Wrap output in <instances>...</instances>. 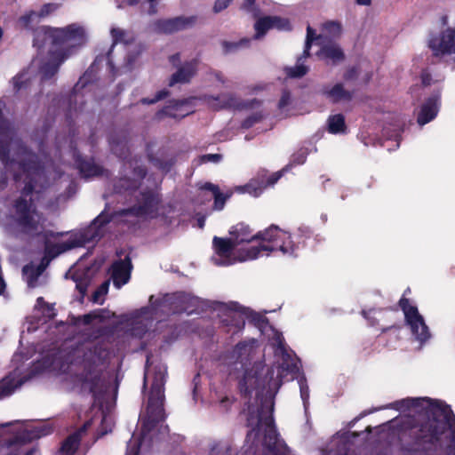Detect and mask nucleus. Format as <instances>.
Returning <instances> with one entry per match:
<instances>
[{
    "label": "nucleus",
    "instance_id": "1",
    "mask_svg": "<svg viewBox=\"0 0 455 455\" xmlns=\"http://www.w3.org/2000/svg\"><path fill=\"white\" fill-rule=\"evenodd\" d=\"M4 107V102L0 100V160L6 172H13L17 182L24 183L21 196L15 204L18 227L31 235H43L45 240V258H54L68 250L98 241L103 235L104 225L109 222L104 213L100 214L86 228L71 233L67 240L51 243L50 238L54 234L44 231V220L36 211L35 202L40 197L37 183L44 180L47 174L52 175L51 169L57 167L55 164L49 165L45 163L41 166L38 157L27 149L11 124L3 118ZM54 172L60 177L59 171L54 170Z\"/></svg>",
    "mask_w": 455,
    "mask_h": 455
},
{
    "label": "nucleus",
    "instance_id": "2",
    "mask_svg": "<svg viewBox=\"0 0 455 455\" xmlns=\"http://www.w3.org/2000/svg\"><path fill=\"white\" fill-rule=\"evenodd\" d=\"M41 20L34 11L19 19L21 28L34 32V46L37 47L39 54L27 70L13 78L12 84L16 92L30 85L31 76L36 70H38L42 80L51 79L71 53V49L85 42V30L82 26L70 24L65 28H36Z\"/></svg>",
    "mask_w": 455,
    "mask_h": 455
},
{
    "label": "nucleus",
    "instance_id": "3",
    "mask_svg": "<svg viewBox=\"0 0 455 455\" xmlns=\"http://www.w3.org/2000/svg\"><path fill=\"white\" fill-rule=\"evenodd\" d=\"M301 235H292L275 225L254 234L248 225L238 223L229 230L228 238L214 236L212 261L216 266L226 267L267 256L271 252L293 256L303 242Z\"/></svg>",
    "mask_w": 455,
    "mask_h": 455
},
{
    "label": "nucleus",
    "instance_id": "4",
    "mask_svg": "<svg viewBox=\"0 0 455 455\" xmlns=\"http://www.w3.org/2000/svg\"><path fill=\"white\" fill-rule=\"evenodd\" d=\"M386 408L427 416L419 429L417 444L422 451L417 455H455V416L449 405L427 397H407Z\"/></svg>",
    "mask_w": 455,
    "mask_h": 455
},
{
    "label": "nucleus",
    "instance_id": "5",
    "mask_svg": "<svg viewBox=\"0 0 455 455\" xmlns=\"http://www.w3.org/2000/svg\"><path fill=\"white\" fill-rule=\"evenodd\" d=\"M150 305L134 311L126 317L124 325L127 332L136 338H142L165 315L186 312L190 315L199 312L208 305L207 301L186 292L166 294L155 299L151 296Z\"/></svg>",
    "mask_w": 455,
    "mask_h": 455
},
{
    "label": "nucleus",
    "instance_id": "6",
    "mask_svg": "<svg viewBox=\"0 0 455 455\" xmlns=\"http://www.w3.org/2000/svg\"><path fill=\"white\" fill-rule=\"evenodd\" d=\"M81 357L80 371L76 375V383L84 393H89L94 401H100L108 388L103 371L110 359V345L103 339L88 340L77 350Z\"/></svg>",
    "mask_w": 455,
    "mask_h": 455
},
{
    "label": "nucleus",
    "instance_id": "7",
    "mask_svg": "<svg viewBox=\"0 0 455 455\" xmlns=\"http://www.w3.org/2000/svg\"><path fill=\"white\" fill-rule=\"evenodd\" d=\"M132 168V176L131 179L126 175L118 180L115 185L116 193H128L136 198V204L124 211L125 214L131 213L142 218H156L159 214L160 198L154 188L143 187L141 180L145 178V170L135 163H126L125 166Z\"/></svg>",
    "mask_w": 455,
    "mask_h": 455
},
{
    "label": "nucleus",
    "instance_id": "8",
    "mask_svg": "<svg viewBox=\"0 0 455 455\" xmlns=\"http://www.w3.org/2000/svg\"><path fill=\"white\" fill-rule=\"evenodd\" d=\"M7 443L10 442L13 443L14 454L18 453V451H35L36 455H38L36 450L24 448L26 443L31 442L34 439L41 438L49 435L52 432L46 423L38 422H20L15 421L12 423H7Z\"/></svg>",
    "mask_w": 455,
    "mask_h": 455
},
{
    "label": "nucleus",
    "instance_id": "9",
    "mask_svg": "<svg viewBox=\"0 0 455 455\" xmlns=\"http://www.w3.org/2000/svg\"><path fill=\"white\" fill-rule=\"evenodd\" d=\"M342 32L341 24L337 21H327L322 25L321 33L317 36L315 30L310 26L307 28V37L303 55L299 58L295 67L288 68L286 73L291 77H300L307 74L308 68L304 65V60L309 56L311 44L315 41L331 42L330 39L338 38Z\"/></svg>",
    "mask_w": 455,
    "mask_h": 455
},
{
    "label": "nucleus",
    "instance_id": "10",
    "mask_svg": "<svg viewBox=\"0 0 455 455\" xmlns=\"http://www.w3.org/2000/svg\"><path fill=\"white\" fill-rule=\"evenodd\" d=\"M213 311V317H217L220 323L228 328V332L236 333L240 331L245 323V313L235 302L211 303Z\"/></svg>",
    "mask_w": 455,
    "mask_h": 455
},
{
    "label": "nucleus",
    "instance_id": "11",
    "mask_svg": "<svg viewBox=\"0 0 455 455\" xmlns=\"http://www.w3.org/2000/svg\"><path fill=\"white\" fill-rule=\"evenodd\" d=\"M399 304L404 314L406 324L410 328L413 339L417 341L421 347L432 338V334L424 317L419 314L417 307L411 304L407 299H401Z\"/></svg>",
    "mask_w": 455,
    "mask_h": 455
},
{
    "label": "nucleus",
    "instance_id": "12",
    "mask_svg": "<svg viewBox=\"0 0 455 455\" xmlns=\"http://www.w3.org/2000/svg\"><path fill=\"white\" fill-rule=\"evenodd\" d=\"M254 28L256 31L254 37L259 39L264 36L269 29L276 28L278 30L287 31L291 30V26L287 19L278 16H265L256 21Z\"/></svg>",
    "mask_w": 455,
    "mask_h": 455
},
{
    "label": "nucleus",
    "instance_id": "13",
    "mask_svg": "<svg viewBox=\"0 0 455 455\" xmlns=\"http://www.w3.org/2000/svg\"><path fill=\"white\" fill-rule=\"evenodd\" d=\"M320 46L316 56L327 65H337L343 61L345 54L340 46L335 42L315 41Z\"/></svg>",
    "mask_w": 455,
    "mask_h": 455
},
{
    "label": "nucleus",
    "instance_id": "14",
    "mask_svg": "<svg viewBox=\"0 0 455 455\" xmlns=\"http://www.w3.org/2000/svg\"><path fill=\"white\" fill-rule=\"evenodd\" d=\"M440 105L441 94L436 92L421 105L417 118L418 124L423 126L434 120L439 112Z\"/></svg>",
    "mask_w": 455,
    "mask_h": 455
},
{
    "label": "nucleus",
    "instance_id": "15",
    "mask_svg": "<svg viewBox=\"0 0 455 455\" xmlns=\"http://www.w3.org/2000/svg\"><path fill=\"white\" fill-rule=\"evenodd\" d=\"M132 264L128 257L112 265L111 278L116 288L120 289L131 277Z\"/></svg>",
    "mask_w": 455,
    "mask_h": 455
},
{
    "label": "nucleus",
    "instance_id": "16",
    "mask_svg": "<svg viewBox=\"0 0 455 455\" xmlns=\"http://www.w3.org/2000/svg\"><path fill=\"white\" fill-rule=\"evenodd\" d=\"M319 92L332 103L349 101L353 97V93L346 90L340 83L333 85H324L320 89Z\"/></svg>",
    "mask_w": 455,
    "mask_h": 455
},
{
    "label": "nucleus",
    "instance_id": "17",
    "mask_svg": "<svg viewBox=\"0 0 455 455\" xmlns=\"http://www.w3.org/2000/svg\"><path fill=\"white\" fill-rule=\"evenodd\" d=\"M194 100H185L180 101H171L165 106L160 115L168 116L173 118H183L188 115L193 113L194 109L191 102Z\"/></svg>",
    "mask_w": 455,
    "mask_h": 455
},
{
    "label": "nucleus",
    "instance_id": "18",
    "mask_svg": "<svg viewBox=\"0 0 455 455\" xmlns=\"http://www.w3.org/2000/svg\"><path fill=\"white\" fill-rule=\"evenodd\" d=\"M195 18L177 17L169 20H161L156 23V29L164 33H173L186 28L191 25Z\"/></svg>",
    "mask_w": 455,
    "mask_h": 455
},
{
    "label": "nucleus",
    "instance_id": "19",
    "mask_svg": "<svg viewBox=\"0 0 455 455\" xmlns=\"http://www.w3.org/2000/svg\"><path fill=\"white\" fill-rule=\"evenodd\" d=\"M72 155L74 164L84 177L90 178L98 176L101 173V167L96 164L92 160H83L81 156L76 150H73Z\"/></svg>",
    "mask_w": 455,
    "mask_h": 455
},
{
    "label": "nucleus",
    "instance_id": "20",
    "mask_svg": "<svg viewBox=\"0 0 455 455\" xmlns=\"http://www.w3.org/2000/svg\"><path fill=\"white\" fill-rule=\"evenodd\" d=\"M23 383L18 371H14L0 380V399L11 395Z\"/></svg>",
    "mask_w": 455,
    "mask_h": 455
},
{
    "label": "nucleus",
    "instance_id": "21",
    "mask_svg": "<svg viewBox=\"0 0 455 455\" xmlns=\"http://www.w3.org/2000/svg\"><path fill=\"white\" fill-rule=\"evenodd\" d=\"M92 420L93 419L87 420L81 429L69 435L63 442L60 449L61 455H73L75 453L78 447L82 434L84 433L92 426Z\"/></svg>",
    "mask_w": 455,
    "mask_h": 455
},
{
    "label": "nucleus",
    "instance_id": "22",
    "mask_svg": "<svg viewBox=\"0 0 455 455\" xmlns=\"http://www.w3.org/2000/svg\"><path fill=\"white\" fill-rule=\"evenodd\" d=\"M196 60H191L185 63L176 73L172 75L170 85H173L178 83L184 84L189 82L196 72Z\"/></svg>",
    "mask_w": 455,
    "mask_h": 455
},
{
    "label": "nucleus",
    "instance_id": "23",
    "mask_svg": "<svg viewBox=\"0 0 455 455\" xmlns=\"http://www.w3.org/2000/svg\"><path fill=\"white\" fill-rule=\"evenodd\" d=\"M7 427L6 424L0 425V455H36L35 451H18V453L14 452L13 443L10 442L7 443Z\"/></svg>",
    "mask_w": 455,
    "mask_h": 455
},
{
    "label": "nucleus",
    "instance_id": "24",
    "mask_svg": "<svg viewBox=\"0 0 455 455\" xmlns=\"http://www.w3.org/2000/svg\"><path fill=\"white\" fill-rule=\"evenodd\" d=\"M207 105L213 109L224 108H239L236 99L230 94H221L216 97L210 96L206 99Z\"/></svg>",
    "mask_w": 455,
    "mask_h": 455
},
{
    "label": "nucleus",
    "instance_id": "25",
    "mask_svg": "<svg viewBox=\"0 0 455 455\" xmlns=\"http://www.w3.org/2000/svg\"><path fill=\"white\" fill-rule=\"evenodd\" d=\"M202 192L210 193V198L214 199V209L218 211H220L224 208L225 203L229 196L221 194L218 186L212 183H205L202 187Z\"/></svg>",
    "mask_w": 455,
    "mask_h": 455
},
{
    "label": "nucleus",
    "instance_id": "26",
    "mask_svg": "<svg viewBox=\"0 0 455 455\" xmlns=\"http://www.w3.org/2000/svg\"><path fill=\"white\" fill-rule=\"evenodd\" d=\"M45 266L41 263L39 266L27 265L23 267V275L29 287L36 286L38 277L44 271Z\"/></svg>",
    "mask_w": 455,
    "mask_h": 455
},
{
    "label": "nucleus",
    "instance_id": "27",
    "mask_svg": "<svg viewBox=\"0 0 455 455\" xmlns=\"http://www.w3.org/2000/svg\"><path fill=\"white\" fill-rule=\"evenodd\" d=\"M328 132L332 134L346 133L347 126L342 114L330 116L327 120Z\"/></svg>",
    "mask_w": 455,
    "mask_h": 455
},
{
    "label": "nucleus",
    "instance_id": "28",
    "mask_svg": "<svg viewBox=\"0 0 455 455\" xmlns=\"http://www.w3.org/2000/svg\"><path fill=\"white\" fill-rule=\"evenodd\" d=\"M265 188L266 185L263 180H251L244 186L236 187L235 191L242 194L247 193L254 197H258Z\"/></svg>",
    "mask_w": 455,
    "mask_h": 455
},
{
    "label": "nucleus",
    "instance_id": "29",
    "mask_svg": "<svg viewBox=\"0 0 455 455\" xmlns=\"http://www.w3.org/2000/svg\"><path fill=\"white\" fill-rule=\"evenodd\" d=\"M110 35L113 40L112 48L117 44H129L133 40L130 32L116 27L111 28Z\"/></svg>",
    "mask_w": 455,
    "mask_h": 455
},
{
    "label": "nucleus",
    "instance_id": "30",
    "mask_svg": "<svg viewBox=\"0 0 455 455\" xmlns=\"http://www.w3.org/2000/svg\"><path fill=\"white\" fill-rule=\"evenodd\" d=\"M109 144L114 154L118 157H124L125 151L127 150V143L124 139H121L117 135H112L109 138Z\"/></svg>",
    "mask_w": 455,
    "mask_h": 455
},
{
    "label": "nucleus",
    "instance_id": "31",
    "mask_svg": "<svg viewBox=\"0 0 455 455\" xmlns=\"http://www.w3.org/2000/svg\"><path fill=\"white\" fill-rule=\"evenodd\" d=\"M92 85H88L85 76L81 77L80 80L74 87L73 98L76 104L80 98L84 97L91 92Z\"/></svg>",
    "mask_w": 455,
    "mask_h": 455
},
{
    "label": "nucleus",
    "instance_id": "32",
    "mask_svg": "<svg viewBox=\"0 0 455 455\" xmlns=\"http://www.w3.org/2000/svg\"><path fill=\"white\" fill-rule=\"evenodd\" d=\"M292 103V99L289 92L284 91L281 96V99L278 103L279 110L288 116L291 110V105Z\"/></svg>",
    "mask_w": 455,
    "mask_h": 455
},
{
    "label": "nucleus",
    "instance_id": "33",
    "mask_svg": "<svg viewBox=\"0 0 455 455\" xmlns=\"http://www.w3.org/2000/svg\"><path fill=\"white\" fill-rule=\"evenodd\" d=\"M108 291V282L103 283L92 294V301L98 304H102L104 296Z\"/></svg>",
    "mask_w": 455,
    "mask_h": 455
},
{
    "label": "nucleus",
    "instance_id": "34",
    "mask_svg": "<svg viewBox=\"0 0 455 455\" xmlns=\"http://www.w3.org/2000/svg\"><path fill=\"white\" fill-rule=\"evenodd\" d=\"M308 155L307 148H300L296 153L292 155L291 164V165H299L303 164L306 162L307 156Z\"/></svg>",
    "mask_w": 455,
    "mask_h": 455
},
{
    "label": "nucleus",
    "instance_id": "35",
    "mask_svg": "<svg viewBox=\"0 0 455 455\" xmlns=\"http://www.w3.org/2000/svg\"><path fill=\"white\" fill-rule=\"evenodd\" d=\"M58 8L59 4H45L41 7L39 12H36V13L39 15L41 19H44L49 16L53 12H55Z\"/></svg>",
    "mask_w": 455,
    "mask_h": 455
},
{
    "label": "nucleus",
    "instance_id": "36",
    "mask_svg": "<svg viewBox=\"0 0 455 455\" xmlns=\"http://www.w3.org/2000/svg\"><path fill=\"white\" fill-rule=\"evenodd\" d=\"M101 421V430L100 435H106L108 431H111V427L113 426V420L110 416L104 415L101 413L100 415Z\"/></svg>",
    "mask_w": 455,
    "mask_h": 455
},
{
    "label": "nucleus",
    "instance_id": "37",
    "mask_svg": "<svg viewBox=\"0 0 455 455\" xmlns=\"http://www.w3.org/2000/svg\"><path fill=\"white\" fill-rule=\"evenodd\" d=\"M263 117V115L261 112H255L249 116L243 122V128H250L254 124L259 122Z\"/></svg>",
    "mask_w": 455,
    "mask_h": 455
},
{
    "label": "nucleus",
    "instance_id": "38",
    "mask_svg": "<svg viewBox=\"0 0 455 455\" xmlns=\"http://www.w3.org/2000/svg\"><path fill=\"white\" fill-rule=\"evenodd\" d=\"M443 77L441 76H437L435 78H433L431 72L428 69L423 70L421 73V82L424 85H430L433 82L441 81Z\"/></svg>",
    "mask_w": 455,
    "mask_h": 455
},
{
    "label": "nucleus",
    "instance_id": "39",
    "mask_svg": "<svg viewBox=\"0 0 455 455\" xmlns=\"http://www.w3.org/2000/svg\"><path fill=\"white\" fill-rule=\"evenodd\" d=\"M247 43V40H241L240 42L238 43H232V42H227V41H224L222 43V47H223V50L225 52H233L235 50H236L237 48H239L240 46H242L243 44Z\"/></svg>",
    "mask_w": 455,
    "mask_h": 455
},
{
    "label": "nucleus",
    "instance_id": "40",
    "mask_svg": "<svg viewBox=\"0 0 455 455\" xmlns=\"http://www.w3.org/2000/svg\"><path fill=\"white\" fill-rule=\"evenodd\" d=\"M287 169H288V166L286 168L283 169L280 172H276L271 174L267 178V181L266 182L264 181V183L266 185V188L267 186H274L280 180V178L282 177L283 173L287 171Z\"/></svg>",
    "mask_w": 455,
    "mask_h": 455
},
{
    "label": "nucleus",
    "instance_id": "41",
    "mask_svg": "<svg viewBox=\"0 0 455 455\" xmlns=\"http://www.w3.org/2000/svg\"><path fill=\"white\" fill-rule=\"evenodd\" d=\"M129 4H135L140 2V0H126ZM147 4L148 5L147 12L149 14L155 13L156 11V5L157 4L158 0H146Z\"/></svg>",
    "mask_w": 455,
    "mask_h": 455
},
{
    "label": "nucleus",
    "instance_id": "42",
    "mask_svg": "<svg viewBox=\"0 0 455 455\" xmlns=\"http://www.w3.org/2000/svg\"><path fill=\"white\" fill-rule=\"evenodd\" d=\"M166 95H167V92L163 90V91L158 92L153 99L143 98L141 100V102L143 104H153V103H156L158 100L164 99Z\"/></svg>",
    "mask_w": 455,
    "mask_h": 455
},
{
    "label": "nucleus",
    "instance_id": "43",
    "mask_svg": "<svg viewBox=\"0 0 455 455\" xmlns=\"http://www.w3.org/2000/svg\"><path fill=\"white\" fill-rule=\"evenodd\" d=\"M221 160V156L219 154H208L201 157L203 163L212 162L219 163Z\"/></svg>",
    "mask_w": 455,
    "mask_h": 455
},
{
    "label": "nucleus",
    "instance_id": "44",
    "mask_svg": "<svg viewBox=\"0 0 455 455\" xmlns=\"http://www.w3.org/2000/svg\"><path fill=\"white\" fill-rule=\"evenodd\" d=\"M230 2L227 0H217L213 6L214 12H220L229 5Z\"/></svg>",
    "mask_w": 455,
    "mask_h": 455
},
{
    "label": "nucleus",
    "instance_id": "45",
    "mask_svg": "<svg viewBox=\"0 0 455 455\" xmlns=\"http://www.w3.org/2000/svg\"><path fill=\"white\" fill-rule=\"evenodd\" d=\"M379 313V311H376L375 309L370 310L369 312L363 311V316L369 321L371 325L375 324V315Z\"/></svg>",
    "mask_w": 455,
    "mask_h": 455
},
{
    "label": "nucleus",
    "instance_id": "46",
    "mask_svg": "<svg viewBox=\"0 0 455 455\" xmlns=\"http://www.w3.org/2000/svg\"><path fill=\"white\" fill-rule=\"evenodd\" d=\"M95 315L93 314H88L84 315L82 317H79L77 321L76 322V324H80V323H83L84 325L90 324L92 322V319L94 318Z\"/></svg>",
    "mask_w": 455,
    "mask_h": 455
},
{
    "label": "nucleus",
    "instance_id": "47",
    "mask_svg": "<svg viewBox=\"0 0 455 455\" xmlns=\"http://www.w3.org/2000/svg\"><path fill=\"white\" fill-rule=\"evenodd\" d=\"M7 184L6 172H4L0 167V190H3Z\"/></svg>",
    "mask_w": 455,
    "mask_h": 455
},
{
    "label": "nucleus",
    "instance_id": "48",
    "mask_svg": "<svg viewBox=\"0 0 455 455\" xmlns=\"http://www.w3.org/2000/svg\"><path fill=\"white\" fill-rule=\"evenodd\" d=\"M211 75L217 80L219 81L220 83L221 84H224L225 83V80H224V77L222 76L221 73L220 72H217V71H214V72H212Z\"/></svg>",
    "mask_w": 455,
    "mask_h": 455
},
{
    "label": "nucleus",
    "instance_id": "49",
    "mask_svg": "<svg viewBox=\"0 0 455 455\" xmlns=\"http://www.w3.org/2000/svg\"><path fill=\"white\" fill-rule=\"evenodd\" d=\"M196 221H197V227L199 228H203L204 227V223H205V217L198 216Z\"/></svg>",
    "mask_w": 455,
    "mask_h": 455
},
{
    "label": "nucleus",
    "instance_id": "50",
    "mask_svg": "<svg viewBox=\"0 0 455 455\" xmlns=\"http://www.w3.org/2000/svg\"><path fill=\"white\" fill-rule=\"evenodd\" d=\"M243 1H244V3L243 4V7L245 9H250L255 2V0H243Z\"/></svg>",
    "mask_w": 455,
    "mask_h": 455
},
{
    "label": "nucleus",
    "instance_id": "51",
    "mask_svg": "<svg viewBox=\"0 0 455 455\" xmlns=\"http://www.w3.org/2000/svg\"><path fill=\"white\" fill-rule=\"evenodd\" d=\"M44 305H45V302L42 297H39L36 299V307H42Z\"/></svg>",
    "mask_w": 455,
    "mask_h": 455
},
{
    "label": "nucleus",
    "instance_id": "52",
    "mask_svg": "<svg viewBox=\"0 0 455 455\" xmlns=\"http://www.w3.org/2000/svg\"><path fill=\"white\" fill-rule=\"evenodd\" d=\"M111 53H112V49L108 53V64H109L111 71L114 72V67H113L112 60H111Z\"/></svg>",
    "mask_w": 455,
    "mask_h": 455
},
{
    "label": "nucleus",
    "instance_id": "53",
    "mask_svg": "<svg viewBox=\"0 0 455 455\" xmlns=\"http://www.w3.org/2000/svg\"><path fill=\"white\" fill-rule=\"evenodd\" d=\"M179 60H180V55H179V54L172 55V56H171V58H170V61H171L173 65H175V64H176V62H177V61H179Z\"/></svg>",
    "mask_w": 455,
    "mask_h": 455
},
{
    "label": "nucleus",
    "instance_id": "54",
    "mask_svg": "<svg viewBox=\"0 0 455 455\" xmlns=\"http://www.w3.org/2000/svg\"><path fill=\"white\" fill-rule=\"evenodd\" d=\"M371 0H356V3L360 5H370Z\"/></svg>",
    "mask_w": 455,
    "mask_h": 455
},
{
    "label": "nucleus",
    "instance_id": "55",
    "mask_svg": "<svg viewBox=\"0 0 455 455\" xmlns=\"http://www.w3.org/2000/svg\"><path fill=\"white\" fill-rule=\"evenodd\" d=\"M156 165H157L159 167V169L163 170V171H168L169 170V167H167L166 165H164L162 163L156 161Z\"/></svg>",
    "mask_w": 455,
    "mask_h": 455
},
{
    "label": "nucleus",
    "instance_id": "56",
    "mask_svg": "<svg viewBox=\"0 0 455 455\" xmlns=\"http://www.w3.org/2000/svg\"><path fill=\"white\" fill-rule=\"evenodd\" d=\"M76 288L79 290V291L81 292L82 295L84 294L85 292V288L84 287V285L82 283H76Z\"/></svg>",
    "mask_w": 455,
    "mask_h": 455
},
{
    "label": "nucleus",
    "instance_id": "57",
    "mask_svg": "<svg viewBox=\"0 0 455 455\" xmlns=\"http://www.w3.org/2000/svg\"><path fill=\"white\" fill-rule=\"evenodd\" d=\"M258 104H259V102H258V101H256V100H252V101H251V102L247 103V105H246L245 107H246V108H254V105H258Z\"/></svg>",
    "mask_w": 455,
    "mask_h": 455
},
{
    "label": "nucleus",
    "instance_id": "58",
    "mask_svg": "<svg viewBox=\"0 0 455 455\" xmlns=\"http://www.w3.org/2000/svg\"><path fill=\"white\" fill-rule=\"evenodd\" d=\"M68 275H71L74 281L77 283L78 277L74 275L73 271L71 269L66 274V276H68Z\"/></svg>",
    "mask_w": 455,
    "mask_h": 455
},
{
    "label": "nucleus",
    "instance_id": "59",
    "mask_svg": "<svg viewBox=\"0 0 455 455\" xmlns=\"http://www.w3.org/2000/svg\"><path fill=\"white\" fill-rule=\"evenodd\" d=\"M350 435H352L353 437H355L358 435V434L357 433H352V434L347 433L344 439L348 440Z\"/></svg>",
    "mask_w": 455,
    "mask_h": 455
},
{
    "label": "nucleus",
    "instance_id": "60",
    "mask_svg": "<svg viewBox=\"0 0 455 455\" xmlns=\"http://www.w3.org/2000/svg\"><path fill=\"white\" fill-rule=\"evenodd\" d=\"M3 34H4L3 29L0 28V39L2 38Z\"/></svg>",
    "mask_w": 455,
    "mask_h": 455
},
{
    "label": "nucleus",
    "instance_id": "61",
    "mask_svg": "<svg viewBox=\"0 0 455 455\" xmlns=\"http://www.w3.org/2000/svg\"><path fill=\"white\" fill-rule=\"evenodd\" d=\"M395 141H396L395 147L398 148L399 147V141L396 139H395Z\"/></svg>",
    "mask_w": 455,
    "mask_h": 455
}]
</instances>
